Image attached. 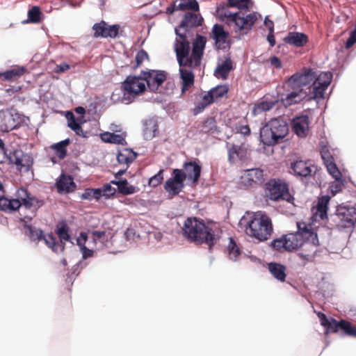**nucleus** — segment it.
Wrapping results in <instances>:
<instances>
[{
    "mask_svg": "<svg viewBox=\"0 0 356 356\" xmlns=\"http://www.w3.org/2000/svg\"><path fill=\"white\" fill-rule=\"evenodd\" d=\"M327 170L328 172L332 176V177L336 181H339L341 179V172L337 168L336 163H329V164H327L326 165Z\"/></svg>",
    "mask_w": 356,
    "mask_h": 356,
    "instance_id": "50",
    "label": "nucleus"
},
{
    "mask_svg": "<svg viewBox=\"0 0 356 356\" xmlns=\"http://www.w3.org/2000/svg\"><path fill=\"white\" fill-rule=\"evenodd\" d=\"M217 130L216 122L213 118H209L202 122L201 131L204 133H214Z\"/></svg>",
    "mask_w": 356,
    "mask_h": 356,
    "instance_id": "48",
    "label": "nucleus"
},
{
    "mask_svg": "<svg viewBox=\"0 0 356 356\" xmlns=\"http://www.w3.org/2000/svg\"><path fill=\"white\" fill-rule=\"evenodd\" d=\"M291 88L293 89V91L288 93L284 98L282 99V102L286 107L300 102L307 96V92L303 90V88H299L296 86Z\"/></svg>",
    "mask_w": 356,
    "mask_h": 356,
    "instance_id": "23",
    "label": "nucleus"
},
{
    "mask_svg": "<svg viewBox=\"0 0 356 356\" xmlns=\"http://www.w3.org/2000/svg\"><path fill=\"white\" fill-rule=\"evenodd\" d=\"M186 10H191L193 11L199 10V4L196 0H188L187 2H184Z\"/></svg>",
    "mask_w": 356,
    "mask_h": 356,
    "instance_id": "59",
    "label": "nucleus"
},
{
    "mask_svg": "<svg viewBox=\"0 0 356 356\" xmlns=\"http://www.w3.org/2000/svg\"><path fill=\"white\" fill-rule=\"evenodd\" d=\"M41 11L38 6H33L28 12L29 20L32 23H38L40 21Z\"/></svg>",
    "mask_w": 356,
    "mask_h": 356,
    "instance_id": "49",
    "label": "nucleus"
},
{
    "mask_svg": "<svg viewBox=\"0 0 356 356\" xmlns=\"http://www.w3.org/2000/svg\"><path fill=\"white\" fill-rule=\"evenodd\" d=\"M265 194L268 199L277 202L284 200L293 204L294 197L290 193L288 184L280 179H270L265 184Z\"/></svg>",
    "mask_w": 356,
    "mask_h": 356,
    "instance_id": "8",
    "label": "nucleus"
},
{
    "mask_svg": "<svg viewBox=\"0 0 356 356\" xmlns=\"http://www.w3.org/2000/svg\"><path fill=\"white\" fill-rule=\"evenodd\" d=\"M229 88L226 85H219L209 91L211 92L214 101H218L226 95L228 92Z\"/></svg>",
    "mask_w": 356,
    "mask_h": 356,
    "instance_id": "43",
    "label": "nucleus"
},
{
    "mask_svg": "<svg viewBox=\"0 0 356 356\" xmlns=\"http://www.w3.org/2000/svg\"><path fill=\"white\" fill-rule=\"evenodd\" d=\"M140 74L143 81L146 82L147 87L152 92L158 90L167 79V73L163 70H143Z\"/></svg>",
    "mask_w": 356,
    "mask_h": 356,
    "instance_id": "12",
    "label": "nucleus"
},
{
    "mask_svg": "<svg viewBox=\"0 0 356 356\" xmlns=\"http://www.w3.org/2000/svg\"><path fill=\"white\" fill-rule=\"evenodd\" d=\"M70 68V65L66 63H62L59 65H57L55 68V72L56 73H62Z\"/></svg>",
    "mask_w": 356,
    "mask_h": 356,
    "instance_id": "62",
    "label": "nucleus"
},
{
    "mask_svg": "<svg viewBox=\"0 0 356 356\" xmlns=\"http://www.w3.org/2000/svg\"><path fill=\"white\" fill-rule=\"evenodd\" d=\"M298 231L285 235L286 251L291 252L304 245L318 246L319 242L317 234L308 228L305 222H298Z\"/></svg>",
    "mask_w": 356,
    "mask_h": 356,
    "instance_id": "4",
    "label": "nucleus"
},
{
    "mask_svg": "<svg viewBox=\"0 0 356 356\" xmlns=\"http://www.w3.org/2000/svg\"><path fill=\"white\" fill-rule=\"evenodd\" d=\"M289 131L288 123L281 117L266 122L260 129L261 142L266 146H275L283 141Z\"/></svg>",
    "mask_w": 356,
    "mask_h": 356,
    "instance_id": "3",
    "label": "nucleus"
},
{
    "mask_svg": "<svg viewBox=\"0 0 356 356\" xmlns=\"http://www.w3.org/2000/svg\"><path fill=\"white\" fill-rule=\"evenodd\" d=\"M355 43H356V26H355V30H353L350 32V36L346 41L345 47L346 49H350Z\"/></svg>",
    "mask_w": 356,
    "mask_h": 356,
    "instance_id": "58",
    "label": "nucleus"
},
{
    "mask_svg": "<svg viewBox=\"0 0 356 356\" xmlns=\"http://www.w3.org/2000/svg\"><path fill=\"white\" fill-rule=\"evenodd\" d=\"M228 161L232 164L245 162L249 158V153L245 145L232 144L227 149Z\"/></svg>",
    "mask_w": 356,
    "mask_h": 356,
    "instance_id": "19",
    "label": "nucleus"
},
{
    "mask_svg": "<svg viewBox=\"0 0 356 356\" xmlns=\"http://www.w3.org/2000/svg\"><path fill=\"white\" fill-rule=\"evenodd\" d=\"M232 69V61L230 58H227L221 64L218 65L214 71V75L218 79H226Z\"/></svg>",
    "mask_w": 356,
    "mask_h": 356,
    "instance_id": "30",
    "label": "nucleus"
},
{
    "mask_svg": "<svg viewBox=\"0 0 356 356\" xmlns=\"http://www.w3.org/2000/svg\"><path fill=\"white\" fill-rule=\"evenodd\" d=\"M26 234L33 241H39L43 237V232L40 229H36L31 225L26 226Z\"/></svg>",
    "mask_w": 356,
    "mask_h": 356,
    "instance_id": "47",
    "label": "nucleus"
},
{
    "mask_svg": "<svg viewBox=\"0 0 356 356\" xmlns=\"http://www.w3.org/2000/svg\"><path fill=\"white\" fill-rule=\"evenodd\" d=\"M309 120L307 115L294 118L291 122L293 131L300 138H305L309 133Z\"/></svg>",
    "mask_w": 356,
    "mask_h": 356,
    "instance_id": "21",
    "label": "nucleus"
},
{
    "mask_svg": "<svg viewBox=\"0 0 356 356\" xmlns=\"http://www.w3.org/2000/svg\"><path fill=\"white\" fill-rule=\"evenodd\" d=\"M56 187L60 193H69L73 192L76 186L70 175L62 174L56 182Z\"/></svg>",
    "mask_w": 356,
    "mask_h": 356,
    "instance_id": "24",
    "label": "nucleus"
},
{
    "mask_svg": "<svg viewBox=\"0 0 356 356\" xmlns=\"http://www.w3.org/2000/svg\"><path fill=\"white\" fill-rule=\"evenodd\" d=\"M202 18L197 14L187 13L184 15V19L181 21L178 29L187 32L188 29L196 27L202 25Z\"/></svg>",
    "mask_w": 356,
    "mask_h": 356,
    "instance_id": "26",
    "label": "nucleus"
},
{
    "mask_svg": "<svg viewBox=\"0 0 356 356\" xmlns=\"http://www.w3.org/2000/svg\"><path fill=\"white\" fill-rule=\"evenodd\" d=\"M316 77V73L309 70L307 73H296L292 75L286 81V85L289 88H302L303 86H307L311 83H314Z\"/></svg>",
    "mask_w": 356,
    "mask_h": 356,
    "instance_id": "18",
    "label": "nucleus"
},
{
    "mask_svg": "<svg viewBox=\"0 0 356 356\" xmlns=\"http://www.w3.org/2000/svg\"><path fill=\"white\" fill-rule=\"evenodd\" d=\"M268 269L270 271V273L272 274V275L278 281L284 282L286 280V268L285 266L271 262L269 263L268 265Z\"/></svg>",
    "mask_w": 356,
    "mask_h": 356,
    "instance_id": "29",
    "label": "nucleus"
},
{
    "mask_svg": "<svg viewBox=\"0 0 356 356\" xmlns=\"http://www.w3.org/2000/svg\"><path fill=\"white\" fill-rule=\"evenodd\" d=\"M219 13L220 19L227 24L233 23L232 17L236 18L238 15V13H232L227 9H222Z\"/></svg>",
    "mask_w": 356,
    "mask_h": 356,
    "instance_id": "52",
    "label": "nucleus"
},
{
    "mask_svg": "<svg viewBox=\"0 0 356 356\" xmlns=\"http://www.w3.org/2000/svg\"><path fill=\"white\" fill-rule=\"evenodd\" d=\"M172 175L173 177L165 181L163 187L169 194L175 196L178 195L184 188V180L181 169H174Z\"/></svg>",
    "mask_w": 356,
    "mask_h": 356,
    "instance_id": "13",
    "label": "nucleus"
},
{
    "mask_svg": "<svg viewBox=\"0 0 356 356\" xmlns=\"http://www.w3.org/2000/svg\"><path fill=\"white\" fill-rule=\"evenodd\" d=\"M322 326L325 327V333H337L341 330L343 334L356 338V325L346 320L337 321L334 318H327L326 315L321 312L317 314Z\"/></svg>",
    "mask_w": 356,
    "mask_h": 356,
    "instance_id": "9",
    "label": "nucleus"
},
{
    "mask_svg": "<svg viewBox=\"0 0 356 356\" xmlns=\"http://www.w3.org/2000/svg\"><path fill=\"white\" fill-rule=\"evenodd\" d=\"M270 63L271 65L274 66L277 69H281L282 67L281 60L275 56H272L270 58Z\"/></svg>",
    "mask_w": 356,
    "mask_h": 356,
    "instance_id": "63",
    "label": "nucleus"
},
{
    "mask_svg": "<svg viewBox=\"0 0 356 356\" xmlns=\"http://www.w3.org/2000/svg\"><path fill=\"white\" fill-rule=\"evenodd\" d=\"M227 252L229 258L233 261H236L241 254V249L232 238H229Z\"/></svg>",
    "mask_w": 356,
    "mask_h": 356,
    "instance_id": "41",
    "label": "nucleus"
},
{
    "mask_svg": "<svg viewBox=\"0 0 356 356\" xmlns=\"http://www.w3.org/2000/svg\"><path fill=\"white\" fill-rule=\"evenodd\" d=\"M214 102L215 101L213 98L211 92L208 91L205 95L202 96L201 101L195 107L194 114L196 115L202 112L205 108H207L209 105L211 104Z\"/></svg>",
    "mask_w": 356,
    "mask_h": 356,
    "instance_id": "39",
    "label": "nucleus"
},
{
    "mask_svg": "<svg viewBox=\"0 0 356 356\" xmlns=\"http://www.w3.org/2000/svg\"><path fill=\"white\" fill-rule=\"evenodd\" d=\"M136 156L137 154L132 149L123 148L118 152L117 160L119 163L124 164L128 167L135 160Z\"/></svg>",
    "mask_w": 356,
    "mask_h": 356,
    "instance_id": "31",
    "label": "nucleus"
},
{
    "mask_svg": "<svg viewBox=\"0 0 356 356\" xmlns=\"http://www.w3.org/2000/svg\"><path fill=\"white\" fill-rule=\"evenodd\" d=\"M9 161L14 163L19 171L27 172L33 165L32 158L22 151L15 150L10 153Z\"/></svg>",
    "mask_w": 356,
    "mask_h": 356,
    "instance_id": "14",
    "label": "nucleus"
},
{
    "mask_svg": "<svg viewBox=\"0 0 356 356\" xmlns=\"http://www.w3.org/2000/svg\"><path fill=\"white\" fill-rule=\"evenodd\" d=\"M122 99L127 103L132 102L146 90V86L141 74L139 76H128L122 83Z\"/></svg>",
    "mask_w": 356,
    "mask_h": 356,
    "instance_id": "10",
    "label": "nucleus"
},
{
    "mask_svg": "<svg viewBox=\"0 0 356 356\" xmlns=\"http://www.w3.org/2000/svg\"><path fill=\"white\" fill-rule=\"evenodd\" d=\"M68 126L76 132L79 136L83 135V129L81 126L76 121L74 115L71 113V118L68 121Z\"/></svg>",
    "mask_w": 356,
    "mask_h": 356,
    "instance_id": "54",
    "label": "nucleus"
},
{
    "mask_svg": "<svg viewBox=\"0 0 356 356\" xmlns=\"http://www.w3.org/2000/svg\"><path fill=\"white\" fill-rule=\"evenodd\" d=\"M182 177L185 181L188 179L193 184H197L201 175L202 167L195 161L185 162L183 164Z\"/></svg>",
    "mask_w": 356,
    "mask_h": 356,
    "instance_id": "17",
    "label": "nucleus"
},
{
    "mask_svg": "<svg viewBox=\"0 0 356 356\" xmlns=\"http://www.w3.org/2000/svg\"><path fill=\"white\" fill-rule=\"evenodd\" d=\"M232 17L233 23L235 24L236 31L241 34H247L252 28L257 17L255 13H250L245 17H241L238 13L236 18Z\"/></svg>",
    "mask_w": 356,
    "mask_h": 356,
    "instance_id": "16",
    "label": "nucleus"
},
{
    "mask_svg": "<svg viewBox=\"0 0 356 356\" xmlns=\"http://www.w3.org/2000/svg\"><path fill=\"white\" fill-rule=\"evenodd\" d=\"M332 79V74L330 72H321L318 76H316L315 83L321 85L324 88H327Z\"/></svg>",
    "mask_w": 356,
    "mask_h": 356,
    "instance_id": "44",
    "label": "nucleus"
},
{
    "mask_svg": "<svg viewBox=\"0 0 356 356\" xmlns=\"http://www.w3.org/2000/svg\"><path fill=\"white\" fill-rule=\"evenodd\" d=\"M43 204L42 200L31 196L26 188H21L17 191L16 198H8L3 195L0 197V210L11 213L17 210L22 205L26 208H38Z\"/></svg>",
    "mask_w": 356,
    "mask_h": 356,
    "instance_id": "5",
    "label": "nucleus"
},
{
    "mask_svg": "<svg viewBox=\"0 0 356 356\" xmlns=\"http://www.w3.org/2000/svg\"><path fill=\"white\" fill-rule=\"evenodd\" d=\"M263 180L264 172L259 168L246 170L245 174L241 177V183L246 186H251Z\"/></svg>",
    "mask_w": 356,
    "mask_h": 356,
    "instance_id": "22",
    "label": "nucleus"
},
{
    "mask_svg": "<svg viewBox=\"0 0 356 356\" xmlns=\"http://www.w3.org/2000/svg\"><path fill=\"white\" fill-rule=\"evenodd\" d=\"M95 38H115L118 36L120 29L118 24L108 25L106 22L101 21L93 25Z\"/></svg>",
    "mask_w": 356,
    "mask_h": 356,
    "instance_id": "15",
    "label": "nucleus"
},
{
    "mask_svg": "<svg viewBox=\"0 0 356 356\" xmlns=\"http://www.w3.org/2000/svg\"><path fill=\"white\" fill-rule=\"evenodd\" d=\"M328 225L331 229L343 230L356 225V204L353 207L339 206L335 213L330 216Z\"/></svg>",
    "mask_w": 356,
    "mask_h": 356,
    "instance_id": "7",
    "label": "nucleus"
},
{
    "mask_svg": "<svg viewBox=\"0 0 356 356\" xmlns=\"http://www.w3.org/2000/svg\"><path fill=\"white\" fill-rule=\"evenodd\" d=\"M163 172V170H160L157 174H156L155 175H154L153 177H152L149 179V185L150 186L156 187L161 183V181L163 179V175H162Z\"/></svg>",
    "mask_w": 356,
    "mask_h": 356,
    "instance_id": "56",
    "label": "nucleus"
},
{
    "mask_svg": "<svg viewBox=\"0 0 356 356\" xmlns=\"http://www.w3.org/2000/svg\"><path fill=\"white\" fill-rule=\"evenodd\" d=\"M327 88H324V87L321 85H319L315 82L313 83L312 86V96L308 98V100L324 98V93Z\"/></svg>",
    "mask_w": 356,
    "mask_h": 356,
    "instance_id": "46",
    "label": "nucleus"
},
{
    "mask_svg": "<svg viewBox=\"0 0 356 356\" xmlns=\"http://www.w3.org/2000/svg\"><path fill=\"white\" fill-rule=\"evenodd\" d=\"M101 189L102 190L103 195L107 197L114 195L116 191V190L109 184L104 185Z\"/></svg>",
    "mask_w": 356,
    "mask_h": 356,
    "instance_id": "60",
    "label": "nucleus"
},
{
    "mask_svg": "<svg viewBox=\"0 0 356 356\" xmlns=\"http://www.w3.org/2000/svg\"><path fill=\"white\" fill-rule=\"evenodd\" d=\"M321 156H322V159H323L325 165L327 164H329V163H334V158L332 157V156L330 154V153L328 151L323 152L321 154Z\"/></svg>",
    "mask_w": 356,
    "mask_h": 356,
    "instance_id": "61",
    "label": "nucleus"
},
{
    "mask_svg": "<svg viewBox=\"0 0 356 356\" xmlns=\"http://www.w3.org/2000/svg\"><path fill=\"white\" fill-rule=\"evenodd\" d=\"M42 240H43L45 244L55 252H57L58 250L60 251L64 250V244H60V243L56 241V238L52 234H48L46 235L43 234Z\"/></svg>",
    "mask_w": 356,
    "mask_h": 356,
    "instance_id": "38",
    "label": "nucleus"
},
{
    "mask_svg": "<svg viewBox=\"0 0 356 356\" xmlns=\"http://www.w3.org/2000/svg\"><path fill=\"white\" fill-rule=\"evenodd\" d=\"M111 184L117 186L118 192L124 195L134 194L136 191V186L129 184L126 179L122 180H112Z\"/></svg>",
    "mask_w": 356,
    "mask_h": 356,
    "instance_id": "33",
    "label": "nucleus"
},
{
    "mask_svg": "<svg viewBox=\"0 0 356 356\" xmlns=\"http://www.w3.org/2000/svg\"><path fill=\"white\" fill-rule=\"evenodd\" d=\"M26 72V68L25 67L17 66L11 70L1 73L0 76L3 77L4 80L15 81L23 76Z\"/></svg>",
    "mask_w": 356,
    "mask_h": 356,
    "instance_id": "35",
    "label": "nucleus"
},
{
    "mask_svg": "<svg viewBox=\"0 0 356 356\" xmlns=\"http://www.w3.org/2000/svg\"><path fill=\"white\" fill-rule=\"evenodd\" d=\"M212 38L215 41L216 47L218 49H225L229 47L228 41L229 33L225 31L224 27L220 24L213 25L211 31Z\"/></svg>",
    "mask_w": 356,
    "mask_h": 356,
    "instance_id": "20",
    "label": "nucleus"
},
{
    "mask_svg": "<svg viewBox=\"0 0 356 356\" xmlns=\"http://www.w3.org/2000/svg\"><path fill=\"white\" fill-rule=\"evenodd\" d=\"M284 41L296 47H304L309 41L308 36L300 32H289L284 38Z\"/></svg>",
    "mask_w": 356,
    "mask_h": 356,
    "instance_id": "27",
    "label": "nucleus"
},
{
    "mask_svg": "<svg viewBox=\"0 0 356 356\" xmlns=\"http://www.w3.org/2000/svg\"><path fill=\"white\" fill-rule=\"evenodd\" d=\"M249 0H228L227 6L236 7L238 8H247Z\"/></svg>",
    "mask_w": 356,
    "mask_h": 356,
    "instance_id": "57",
    "label": "nucleus"
},
{
    "mask_svg": "<svg viewBox=\"0 0 356 356\" xmlns=\"http://www.w3.org/2000/svg\"><path fill=\"white\" fill-rule=\"evenodd\" d=\"M81 197L82 200H93L92 188H87L81 194Z\"/></svg>",
    "mask_w": 356,
    "mask_h": 356,
    "instance_id": "64",
    "label": "nucleus"
},
{
    "mask_svg": "<svg viewBox=\"0 0 356 356\" xmlns=\"http://www.w3.org/2000/svg\"><path fill=\"white\" fill-rule=\"evenodd\" d=\"M302 249L298 253V256L300 258H302L306 261H312L315 256V253H316L315 248L317 246H312V245L307 246V247H305L304 245H302Z\"/></svg>",
    "mask_w": 356,
    "mask_h": 356,
    "instance_id": "45",
    "label": "nucleus"
},
{
    "mask_svg": "<svg viewBox=\"0 0 356 356\" xmlns=\"http://www.w3.org/2000/svg\"><path fill=\"white\" fill-rule=\"evenodd\" d=\"M317 166L310 160L296 159L291 163L289 172L297 177H307L314 175Z\"/></svg>",
    "mask_w": 356,
    "mask_h": 356,
    "instance_id": "11",
    "label": "nucleus"
},
{
    "mask_svg": "<svg viewBox=\"0 0 356 356\" xmlns=\"http://www.w3.org/2000/svg\"><path fill=\"white\" fill-rule=\"evenodd\" d=\"M175 33L177 38L175 40V51L179 67H198L203 56L207 38L203 35H197L193 42L192 53L189 56L191 47L186 32H181L180 29H176Z\"/></svg>",
    "mask_w": 356,
    "mask_h": 356,
    "instance_id": "1",
    "label": "nucleus"
},
{
    "mask_svg": "<svg viewBox=\"0 0 356 356\" xmlns=\"http://www.w3.org/2000/svg\"><path fill=\"white\" fill-rule=\"evenodd\" d=\"M69 231L70 227L64 220L57 223L55 232L59 237L61 243L65 244V242L70 240Z\"/></svg>",
    "mask_w": 356,
    "mask_h": 356,
    "instance_id": "37",
    "label": "nucleus"
},
{
    "mask_svg": "<svg viewBox=\"0 0 356 356\" xmlns=\"http://www.w3.org/2000/svg\"><path fill=\"white\" fill-rule=\"evenodd\" d=\"M88 236L85 232H81L79 237L77 238V245L81 248L83 258L87 259L93 256V251L86 247L85 243L87 241Z\"/></svg>",
    "mask_w": 356,
    "mask_h": 356,
    "instance_id": "40",
    "label": "nucleus"
},
{
    "mask_svg": "<svg viewBox=\"0 0 356 356\" xmlns=\"http://www.w3.org/2000/svg\"><path fill=\"white\" fill-rule=\"evenodd\" d=\"M71 140L70 138H66L57 143H54L50 145V149L54 150L57 157L63 160L64 159L67 154V147L70 144Z\"/></svg>",
    "mask_w": 356,
    "mask_h": 356,
    "instance_id": "32",
    "label": "nucleus"
},
{
    "mask_svg": "<svg viewBox=\"0 0 356 356\" xmlns=\"http://www.w3.org/2000/svg\"><path fill=\"white\" fill-rule=\"evenodd\" d=\"M100 137L101 139L106 143L122 145L127 144L124 134H116L114 133L104 132L101 134Z\"/></svg>",
    "mask_w": 356,
    "mask_h": 356,
    "instance_id": "36",
    "label": "nucleus"
},
{
    "mask_svg": "<svg viewBox=\"0 0 356 356\" xmlns=\"http://www.w3.org/2000/svg\"><path fill=\"white\" fill-rule=\"evenodd\" d=\"M145 60H149V56L145 50L140 49L136 55V64L133 65V68L136 69L139 67Z\"/></svg>",
    "mask_w": 356,
    "mask_h": 356,
    "instance_id": "51",
    "label": "nucleus"
},
{
    "mask_svg": "<svg viewBox=\"0 0 356 356\" xmlns=\"http://www.w3.org/2000/svg\"><path fill=\"white\" fill-rule=\"evenodd\" d=\"M180 67L179 73L182 80L181 93L184 94L194 84V74L191 70Z\"/></svg>",
    "mask_w": 356,
    "mask_h": 356,
    "instance_id": "28",
    "label": "nucleus"
},
{
    "mask_svg": "<svg viewBox=\"0 0 356 356\" xmlns=\"http://www.w3.org/2000/svg\"><path fill=\"white\" fill-rule=\"evenodd\" d=\"M183 236L196 245H207L209 250L216 243L218 237L215 230L202 219L196 217L187 218L181 227Z\"/></svg>",
    "mask_w": 356,
    "mask_h": 356,
    "instance_id": "2",
    "label": "nucleus"
},
{
    "mask_svg": "<svg viewBox=\"0 0 356 356\" xmlns=\"http://www.w3.org/2000/svg\"><path fill=\"white\" fill-rule=\"evenodd\" d=\"M1 116V127L4 131L8 132L17 128L15 120L10 113L2 112Z\"/></svg>",
    "mask_w": 356,
    "mask_h": 356,
    "instance_id": "34",
    "label": "nucleus"
},
{
    "mask_svg": "<svg viewBox=\"0 0 356 356\" xmlns=\"http://www.w3.org/2000/svg\"><path fill=\"white\" fill-rule=\"evenodd\" d=\"M330 200V197L328 195L322 196L318 199L316 207H314V216L316 218H319L321 220L327 219L328 204Z\"/></svg>",
    "mask_w": 356,
    "mask_h": 356,
    "instance_id": "25",
    "label": "nucleus"
},
{
    "mask_svg": "<svg viewBox=\"0 0 356 356\" xmlns=\"http://www.w3.org/2000/svg\"><path fill=\"white\" fill-rule=\"evenodd\" d=\"M277 101H261L254 106V112L256 114L265 112L272 109L276 104Z\"/></svg>",
    "mask_w": 356,
    "mask_h": 356,
    "instance_id": "42",
    "label": "nucleus"
},
{
    "mask_svg": "<svg viewBox=\"0 0 356 356\" xmlns=\"http://www.w3.org/2000/svg\"><path fill=\"white\" fill-rule=\"evenodd\" d=\"M285 235L280 238L275 239L272 241L273 248L280 252L286 251V243H285Z\"/></svg>",
    "mask_w": 356,
    "mask_h": 356,
    "instance_id": "53",
    "label": "nucleus"
},
{
    "mask_svg": "<svg viewBox=\"0 0 356 356\" xmlns=\"http://www.w3.org/2000/svg\"><path fill=\"white\" fill-rule=\"evenodd\" d=\"M233 130L236 133L241 134V135L244 136H248L251 134L250 128L247 124H238L235 126L234 128H233Z\"/></svg>",
    "mask_w": 356,
    "mask_h": 356,
    "instance_id": "55",
    "label": "nucleus"
},
{
    "mask_svg": "<svg viewBox=\"0 0 356 356\" xmlns=\"http://www.w3.org/2000/svg\"><path fill=\"white\" fill-rule=\"evenodd\" d=\"M273 225L268 216L261 212L255 213L245 229L246 234L259 241L268 240L273 233Z\"/></svg>",
    "mask_w": 356,
    "mask_h": 356,
    "instance_id": "6",
    "label": "nucleus"
}]
</instances>
